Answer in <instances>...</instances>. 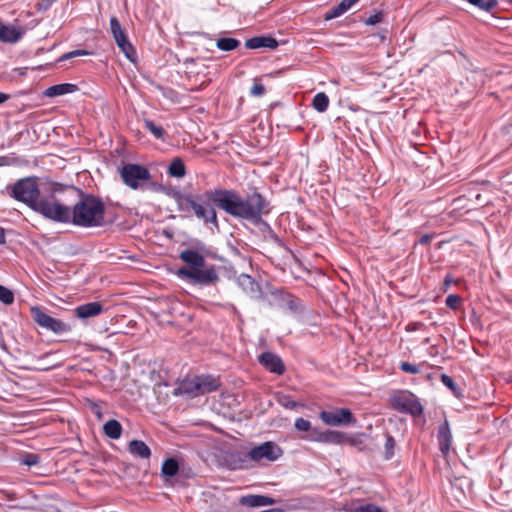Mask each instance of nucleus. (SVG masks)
<instances>
[{"label":"nucleus","instance_id":"f257e3e1","mask_svg":"<svg viewBox=\"0 0 512 512\" xmlns=\"http://www.w3.org/2000/svg\"><path fill=\"white\" fill-rule=\"evenodd\" d=\"M215 206L226 214L259 224L263 215L270 212L269 201L259 192L254 191L242 197L233 189H212L203 194H186L177 197L178 210L192 214L203 224L218 228Z\"/></svg>","mask_w":512,"mask_h":512},{"label":"nucleus","instance_id":"f03ea898","mask_svg":"<svg viewBox=\"0 0 512 512\" xmlns=\"http://www.w3.org/2000/svg\"><path fill=\"white\" fill-rule=\"evenodd\" d=\"M65 191L78 195V200L72 205L71 225L80 228H95L103 224L105 205L101 198L84 193L74 186L67 187Z\"/></svg>","mask_w":512,"mask_h":512},{"label":"nucleus","instance_id":"7ed1b4c3","mask_svg":"<svg viewBox=\"0 0 512 512\" xmlns=\"http://www.w3.org/2000/svg\"><path fill=\"white\" fill-rule=\"evenodd\" d=\"M8 195L24 204L33 211L37 210L40 204V188L38 180L35 177H27L17 180L15 183L6 187Z\"/></svg>","mask_w":512,"mask_h":512},{"label":"nucleus","instance_id":"20e7f679","mask_svg":"<svg viewBox=\"0 0 512 512\" xmlns=\"http://www.w3.org/2000/svg\"><path fill=\"white\" fill-rule=\"evenodd\" d=\"M58 189H55L49 198H42L37 205L36 213L50 221L71 225L72 205L65 204L56 197Z\"/></svg>","mask_w":512,"mask_h":512},{"label":"nucleus","instance_id":"39448f33","mask_svg":"<svg viewBox=\"0 0 512 512\" xmlns=\"http://www.w3.org/2000/svg\"><path fill=\"white\" fill-rule=\"evenodd\" d=\"M176 275L178 278L187 280L193 285L209 286L219 280L217 268L214 265L204 269H188L187 267H181L177 270Z\"/></svg>","mask_w":512,"mask_h":512},{"label":"nucleus","instance_id":"423d86ee","mask_svg":"<svg viewBox=\"0 0 512 512\" xmlns=\"http://www.w3.org/2000/svg\"><path fill=\"white\" fill-rule=\"evenodd\" d=\"M219 386V381L213 376L199 375L183 382L180 389L183 393L190 394L195 397L216 391Z\"/></svg>","mask_w":512,"mask_h":512},{"label":"nucleus","instance_id":"0eeeda50","mask_svg":"<svg viewBox=\"0 0 512 512\" xmlns=\"http://www.w3.org/2000/svg\"><path fill=\"white\" fill-rule=\"evenodd\" d=\"M119 172L124 184L134 190L139 189L151 179L150 171L139 164H125Z\"/></svg>","mask_w":512,"mask_h":512},{"label":"nucleus","instance_id":"6e6552de","mask_svg":"<svg viewBox=\"0 0 512 512\" xmlns=\"http://www.w3.org/2000/svg\"><path fill=\"white\" fill-rule=\"evenodd\" d=\"M31 313L34 321L42 328L55 334H63L71 331V325L45 313L39 307H33Z\"/></svg>","mask_w":512,"mask_h":512},{"label":"nucleus","instance_id":"1a4fd4ad","mask_svg":"<svg viewBox=\"0 0 512 512\" xmlns=\"http://www.w3.org/2000/svg\"><path fill=\"white\" fill-rule=\"evenodd\" d=\"M391 403L394 409L401 413H408L413 416H419L423 412V407L418 398L409 392H399L392 396Z\"/></svg>","mask_w":512,"mask_h":512},{"label":"nucleus","instance_id":"9d476101","mask_svg":"<svg viewBox=\"0 0 512 512\" xmlns=\"http://www.w3.org/2000/svg\"><path fill=\"white\" fill-rule=\"evenodd\" d=\"M283 454L282 449L274 442L267 441L250 449L248 457L251 463H259L263 460L274 462Z\"/></svg>","mask_w":512,"mask_h":512},{"label":"nucleus","instance_id":"9b49d317","mask_svg":"<svg viewBox=\"0 0 512 512\" xmlns=\"http://www.w3.org/2000/svg\"><path fill=\"white\" fill-rule=\"evenodd\" d=\"M319 416L320 419L329 426H348L356 423V419L348 408L323 410L320 412Z\"/></svg>","mask_w":512,"mask_h":512},{"label":"nucleus","instance_id":"f8f14e48","mask_svg":"<svg viewBox=\"0 0 512 512\" xmlns=\"http://www.w3.org/2000/svg\"><path fill=\"white\" fill-rule=\"evenodd\" d=\"M236 281L238 286L251 299H260L262 297V290L259 283L250 275L240 274Z\"/></svg>","mask_w":512,"mask_h":512},{"label":"nucleus","instance_id":"ddd939ff","mask_svg":"<svg viewBox=\"0 0 512 512\" xmlns=\"http://www.w3.org/2000/svg\"><path fill=\"white\" fill-rule=\"evenodd\" d=\"M259 363L267 370L275 374L284 372V365L279 356L271 352H264L258 357Z\"/></svg>","mask_w":512,"mask_h":512},{"label":"nucleus","instance_id":"4468645a","mask_svg":"<svg viewBox=\"0 0 512 512\" xmlns=\"http://www.w3.org/2000/svg\"><path fill=\"white\" fill-rule=\"evenodd\" d=\"M103 305L100 302H89L77 306L74 309L75 316L81 320L93 318L101 314Z\"/></svg>","mask_w":512,"mask_h":512},{"label":"nucleus","instance_id":"2eb2a0df","mask_svg":"<svg viewBox=\"0 0 512 512\" xmlns=\"http://www.w3.org/2000/svg\"><path fill=\"white\" fill-rule=\"evenodd\" d=\"M179 259L189 265V269L203 268L205 266L204 256L194 249H184L180 252Z\"/></svg>","mask_w":512,"mask_h":512},{"label":"nucleus","instance_id":"dca6fc26","mask_svg":"<svg viewBox=\"0 0 512 512\" xmlns=\"http://www.w3.org/2000/svg\"><path fill=\"white\" fill-rule=\"evenodd\" d=\"M245 47L248 49L269 48L275 49L278 47V41L270 36H256L248 39L245 42Z\"/></svg>","mask_w":512,"mask_h":512},{"label":"nucleus","instance_id":"f3484780","mask_svg":"<svg viewBox=\"0 0 512 512\" xmlns=\"http://www.w3.org/2000/svg\"><path fill=\"white\" fill-rule=\"evenodd\" d=\"M437 438L439 442L440 451L444 456H446L450 451L452 440L450 427L447 421H445L439 426Z\"/></svg>","mask_w":512,"mask_h":512},{"label":"nucleus","instance_id":"a211bd4d","mask_svg":"<svg viewBox=\"0 0 512 512\" xmlns=\"http://www.w3.org/2000/svg\"><path fill=\"white\" fill-rule=\"evenodd\" d=\"M347 439L348 438L345 433L335 430H327L325 432H321L313 438L315 441L329 444H341Z\"/></svg>","mask_w":512,"mask_h":512},{"label":"nucleus","instance_id":"6ab92c4d","mask_svg":"<svg viewBox=\"0 0 512 512\" xmlns=\"http://www.w3.org/2000/svg\"><path fill=\"white\" fill-rule=\"evenodd\" d=\"M77 90H78V87L75 84L61 83V84H56V85L48 87L44 91L43 94L46 97L53 98V97H58V96L74 93Z\"/></svg>","mask_w":512,"mask_h":512},{"label":"nucleus","instance_id":"aec40b11","mask_svg":"<svg viewBox=\"0 0 512 512\" xmlns=\"http://www.w3.org/2000/svg\"><path fill=\"white\" fill-rule=\"evenodd\" d=\"M229 467L233 470L248 469L252 467L248 453L233 452L228 455Z\"/></svg>","mask_w":512,"mask_h":512},{"label":"nucleus","instance_id":"412c9836","mask_svg":"<svg viewBox=\"0 0 512 512\" xmlns=\"http://www.w3.org/2000/svg\"><path fill=\"white\" fill-rule=\"evenodd\" d=\"M118 48L121 50V52L125 55V57L131 61L135 62L137 59L136 51L133 47V45L128 40L126 34H122L120 36H117L114 38Z\"/></svg>","mask_w":512,"mask_h":512},{"label":"nucleus","instance_id":"4be33fe9","mask_svg":"<svg viewBox=\"0 0 512 512\" xmlns=\"http://www.w3.org/2000/svg\"><path fill=\"white\" fill-rule=\"evenodd\" d=\"M128 451L131 455L141 459H148L151 456V450L142 440H132L128 444Z\"/></svg>","mask_w":512,"mask_h":512},{"label":"nucleus","instance_id":"5701e85b","mask_svg":"<svg viewBox=\"0 0 512 512\" xmlns=\"http://www.w3.org/2000/svg\"><path fill=\"white\" fill-rule=\"evenodd\" d=\"M241 503L249 507H261L272 505L275 503V500L263 495H248L241 498Z\"/></svg>","mask_w":512,"mask_h":512},{"label":"nucleus","instance_id":"b1692460","mask_svg":"<svg viewBox=\"0 0 512 512\" xmlns=\"http://www.w3.org/2000/svg\"><path fill=\"white\" fill-rule=\"evenodd\" d=\"M22 34L13 26H8L0 22V40L7 43H15L21 38Z\"/></svg>","mask_w":512,"mask_h":512},{"label":"nucleus","instance_id":"393cba45","mask_svg":"<svg viewBox=\"0 0 512 512\" xmlns=\"http://www.w3.org/2000/svg\"><path fill=\"white\" fill-rule=\"evenodd\" d=\"M122 425L119 421L111 419L103 425L104 434L113 440H117L122 435Z\"/></svg>","mask_w":512,"mask_h":512},{"label":"nucleus","instance_id":"a878e982","mask_svg":"<svg viewBox=\"0 0 512 512\" xmlns=\"http://www.w3.org/2000/svg\"><path fill=\"white\" fill-rule=\"evenodd\" d=\"M168 174L171 177L183 178L186 175L184 162L180 158H175L168 167Z\"/></svg>","mask_w":512,"mask_h":512},{"label":"nucleus","instance_id":"bb28decb","mask_svg":"<svg viewBox=\"0 0 512 512\" xmlns=\"http://www.w3.org/2000/svg\"><path fill=\"white\" fill-rule=\"evenodd\" d=\"M328 106H329V98L325 93L319 92L314 96L313 101H312V107L316 111L323 113L327 110Z\"/></svg>","mask_w":512,"mask_h":512},{"label":"nucleus","instance_id":"cd10ccee","mask_svg":"<svg viewBox=\"0 0 512 512\" xmlns=\"http://www.w3.org/2000/svg\"><path fill=\"white\" fill-rule=\"evenodd\" d=\"M178 470H179V465H178L177 460H175L174 458L166 459L163 462L162 468H161L162 474L167 477H174L178 473Z\"/></svg>","mask_w":512,"mask_h":512},{"label":"nucleus","instance_id":"c85d7f7f","mask_svg":"<svg viewBox=\"0 0 512 512\" xmlns=\"http://www.w3.org/2000/svg\"><path fill=\"white\" fill-rule=\"evenodd\" d=\"M441 382L453 393L455 397L461 398L463 396L462 389L455 383L454 379L451 376L447 374H442Z\"/></svg>","mask_w":512,"mask_h":512},{"label":"nucleus","instance_id":"c756f323","mask_svg":"<svg viewBox=\"0 0 512 512\" xmlns=\"http://www.w3.org/2000/svg\"><path fill=\"white\" fill-rule=\"evenodd\" d=\"M240 45V41L235 38L230 37H222L219 38L216 42V46L218 49L222 51H232L236 49Z\"/></svg>","mask_w":512,"mask_h":512},{"label":"nucleus","instance_id":"7c9ffc66","mask_svg":"<svg viewBox=\"0 0 512 512\" xmlns=\"http://www.w3.org/2000/svg\"><path fill=\"white\" fill-rule=\"evenodd\" d=\"M471 5L479 9L491 12L498 4L497 0H467Z\"/></svg>","mask_w":512,"mask_h":512},{"label":"nucleus","instance_id":"2f4dec72","mask_svg":"<svg viewBox=\"0 0 512 512\" xmlns=\"http://www.w3.org/2000/svg\"><path fill=\"white\" fill-rule=\"evenodd\" d=\"M144 126L156 139L163 138V136H164L163 128L156 125L152 120L145 119Z\"/></svg>","mask_w":512,"mask_h":512},{"label":"nucleus","instance_id":"473e14b6","mask_svg":"<svg viewBox=\"0 0 512 512\" xmlns=\"http://www.w3.org/2000/svg\"><path fill=\"white\" fill-rule=\"evenodd\" d=\"M0 302L5 305H11L14 302L13 292L3 285H0Z\"/></svg>","mask_w":512,"mask_h":512},{"label":"nucleus","instance_id":"72a5a7b5","mask_svg":"<svg viewBox=\"0 0 512 512\" xmlns=\"http://www.w3.org/2000/svg\"><path fill=\"white\" fill-rule=\"evenodd\" d=\"M90 54H91V52H89L87 50L76 49V50L64 53L62 56L59 57V59L57 61L63 62V61L70 60L75 57L86 56V55H90Z\"/></svg>","mask_w":512,"mask_h":512},{"label":"nucleus","instance_id":"f704fd0d","mask_svg":"<svg viewBox=\"0 0 512 512\" xmlns=\"http://www.w3.org/2000/svg\"><path fill=\"white\" fill-rule=\"evenodd\" d=\"M394 447H395V440L394 438L387 434L386 435V441H385V445H384V448H385V459L386 460H389L393 457L394 455Z\"/></svg>","mask_w":512,"mask_h":512},{"label":"nucleus","instance_id":"c9c22d12","mask_svg":"<svg viewBox=\"0 0 512 512\" xmlns=\"http://www.w3.org/2000/svg\"><path fill=\"white\" fill-rule=\"evenodd\" d=\"M39 456L35 453H27L23 455L20 462L28 467L35 466L39 463Z\"/></svg>","mask_w":512,"mask_h":512},{"label":"nucleus","instance_id":"e433bc0d","mask_svg":"<svg viewBox=\"0 0 512 512\" xmlns=\"http://www.w3.org/2000/svg\"><path fill=\"white\" fill-rule=\"evenodd\" d=\"M344 13H345V11L340 8L339 4H337L336 6L332 7L330 10H328L325 13L324 19L326 21L332 20L334 18H337V17L343 15Z\"/></svg>","mask_w":512,"mask_h":512},{"label":"nucleus","instance_id":"4c0bfd02","mask_svg":"<svg viewBox=\"0 0 512 512\" xmlns=\"http://www.w3.org/2000/svg\"><path fill=\"white\" fill-rule=\"evenodd\" d=\"M110 29L114 38L125 33L116 17L110 19Z\"/></svg>","mask_w":512,"mask_h":512},{"label":"nucleus","instance_id":"58836bf2","mask_svg":"<svg viewBox=\"0 0 512 512\" xmlns=\"http://www.w3.org/2000/svg\"><path fill=\"white\" fill-rule=\"evenodd\" d=\"M400 369L409 374H418L420 372V369L417 365L409 363V362H401L400 363Z\"/></svg>","mask_w":512,"mask_h":512},{"label":"nucleus","instance_id":"ea45409f","mask_svg":"<svg viewBox=\"0 0 512 512\" xmlns=\"http://www.w3.org/2000/svg\"><path fill=\"white\" fill-rule=\"evenodd\" d=\"M461 298L456 294H450L445 300V304L450 309H457Z\"/></svg>","mask_w":512,"mask_h":512},{"label":"nucleus","instance_id":"a19ab883","mask_svg":"<svg viewBox=\"0 0 512 512\" xmlns=\"http://www.w3.org/2000/svg\"><path fill=\"white\" fill-rule=\"evenodd\" d=\"M88 406L90 408V410L92 411V413L99 419L101 420L102 417H103V412H102V407L99 403L97 402H94L92 400H88Z\"/></svg>","mask_w":512,"mask_h":512},{"label":"nucleus","instance_id":"79ce46f5","mask_svg":"<svg viewBox=\"0 0 512 512\" xmlns=\"http://www.w3.org/2000/svg\"><path fill=\"white\" fill-rule=\"evenodd\" d=\"M295 428L299 431H309L311 428L310 421L304 418H297L295 421Z\"/></svg>","mask_w":512,"mask_h":512},{"label":"nucleus","instance_id":"37998d69","mask_svg":"<svg viewBox=\"0 0 512 512\" xmlns=\"http://www.w3.org/2000/svg\"><path fill=\"white\" fill-rule=\"evenodd\" d=\"M265 93V87L263 84L255 82L253 86L250 89V94L255 97H260L264 95Z\"/></svg>","mask_w":512,"mask_h":512},{"label":"nucleus","instance_id":"c03bdc74","mask_svg":"<svg viewBox=\"0 0 512 512\" xmlns=\"http://www.w3.org/2000/svg\"><path fill=\"white\" fill-rule=\"evenodd\" d=\"M285 301H286V304L288 306V308L291 310V311H297L298 310V299L291 296V295H286V298H285Z\"/></svg>","mask_w":512,"mask_h":512},{"label":"nucleus","instance_id":"a18cd8bd","mask_svg":"<svg viewBox=\"0 0 512 512\" xmlns=\"http://www.w3.org/2000/svg\"><path fill=\"white\" fill-rule=\"evenodd\" d=\"M354 512H383L379 507L373 504H367L365 506H360L355 509Z\"/></svg>","mask_w":512,"mask_h":512},{"label":"nucleus","instance_id":"49530a36","mask_svg":"<svg viewBox=\"0 0 512 512\" xmlns=\"http://www.w3.org/2000/svg\"><path fill=\"white\" fill-rule=\"evenodd\" d=\"M381 21H382V14L379 12V13H375V14L371 15L370 17H368L365 20V24L369 25V26H373V25L380 23Z\"/></svg>","mask_w":512,"mask_h":512},{"label":"nucleus","instance_id":"de8ad7c7","mask_svg":"<svg viewBox=\"0 0 512 512\" xmlns=\"http://www.w3.org/2000/svg\"><path fill=\"white\" fill-rule=\"evenodd\" d=\"M280 404L282 406H284L285 408L287 409H294L297 407V402H295L294 400H292L290 397H283L281 400H280Z\"/></svg>","mask_w":512,"mask_h":512},{"label":"nucleus","instance_id":"09e8293b","mask_svg":"<svg viewBox=\"0 0 512 512\" xmlns=\"http://www.w3.org/2000/svg\"><path fill=\"white\" fill-rule=\"evenodd\" d=\"M359 0H342L339 5L340 8L347 12L353 5H355Z\"/></svg>","mask_w":512,"mask_h":512},{"label":"nucleus","instance_id":"8fccbe9b","mask_svg":"<svg viewBox=\"0 0 512 512\" xmlns=\"http://www.w3.org/2000/svg\"><path fill=\"white\" fill-rule=\"evenodd\" d=\"M359 0H342L339 5L340 8L347 12L353 5H355Z\"/></svg>","mask_w":512,"mask_h":512},{"label":"nucleus","instance_id":"3c124183","mask_svg":"<svg viewBox=\"0 0 512 512\" xmlns=\"http://www.w3.org/2000/svg\"><path fill=\"white\" fill-rule=\"evenodd\" d=\"M431 240V236L428 234L422 235L419 239V243L422 245L428 244Z\"/></svg>","mask_w":512,"mask_h":512},{"label":"nucleus","instance_id":"603ef678","mask_svg":"<svg viewBox=\"0 0 512 512\" xmlns=\"http://www.w3.org/2000/svg\"><path fill=\"white\" fill-rule=\"evenodd\" d=\"M452 282H453V279L451 278V276L447 275L445 277V279H444V287H445V289H448Z\"/></svg>","mask_w":512,"mask_h":512},{"label":"nucleus","instance_id":"864d4df0","mask_svg":"<svg viewBox=\"0 0 512 512\" xmlns=\"http://www.w3.org/2000/svg\"><path fill=\"white\" fill-rule=\"evenodd\" d=\"M6 241L5 231L2 227H0V245L4 244Z\"/></svg>","mask_w":512,"mask_h":512},{"label":"nucleus","instance_id":"5fc2aeb1","mask_svg":"<svg viewBox=\"0 0 512 512\" xmlns=\"http://www.w3.org/2000/svg\"><path fill=\"white\" fill-rule=\"evenodd\" d=\"M8 99H9V95L0 92V104L4 103Z\"/></svg>","mask_w":512,"mask_h":512},{"label":"nucleus","instance_id":"6e6d98bb","mask_svg":"<svg viewBox=\"0 0 512 512\" xmlns=\"http://www.w3.org/2000/svg\"><path fill=\"white\" fill-rule=\"evenodd\" d=\"M351 444H352V445H356V440H355V439H352V440H351Z\"/></svg>","mask_w":512,"mask_h":512},{"label":"nucleus","instance_id":"4d7b16f0","mask_svg":"<svg viewBox=\"0 0 512 512\" xmlns=\"http://www.w3.org/2000/svg\"><path fill=\"white\" fill-rule=\"evenodd\" d=\"M512 2V0H510Z\"/></svg>","mask_w":512,"mask_h":512}]
</instances>
